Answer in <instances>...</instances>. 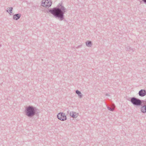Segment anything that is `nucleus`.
Segmentation results:
<instances>
[{
	"instance_id": "obj_3",
	"label": "nucleus",
	"mask_w": 146,
	"mask_h": 146,
	"mask_svg": "<svg viewBox=\"0 0 146 146\" xmlns=\"http://www.w3.org/2000/svg\"><path fill=\"white\" fill-rule=\"evenodd\" d=\"M128 100L130 101L133 105L136 106H140L142 104V101H143L135 97L130 98Z\"/></svg>"
},
{
	"instance_id": "obj_13",
	"label": "nucleus",
	"mask_w": 146,
	"mask_h": 146,
	"mask_svg": "<svg viewBox=\"0 0 146 146\" xmlns=\"http://www.w3.org/2000/svg\"><path fill=\"white\" fill-rule=\"evenodd\" d=\"M13 10V8L12 7H8L6 11L7 12L9 13L10 15H11V14L12 13Z\"/></svg>"
},
{
	"instance_id": "obj_8",
	"label": "nucleus",
	"mask_w": 146,
	"mask_h": 146,
	"mask_svg": "<svg viewBox=\"0 0 146 146\" xmlns=\"http://www.w3.org/2000/svg\"><path fill=\"white\" fill-rule=\"evenodd\" d=\"M140 106H141L140 109L141 112L144 113H146V106H142V104Z\"/></svg>"
},
{
	"instance_id": "obj_20",
	"label": "nucleus",
	"mask_w": 146,
	"mask_h": 146,
	"mask_svg": "<svg viewBox=\"0 0 146 146\" xmlns=\"http://www.w3.org/2000/svg\"><path fill=\"white\" fill-rule=\"evenodd\" d=\"M138 1H139L140 2H141V0H138Z\"/></svg>"
},
{
	"instance_id": "obj_16",
	"label": "nucleus",
	"mask_w": 146,
	"mask_h": 146,
	"mask_svg": "<svg viewBox=\"0 0 146 146\" xmlns=\"http://www.w3.org/2000/svg\"><path fill=\"white\" fill-rule=\"evenodd\" d=\"M134 50L133 48H131V47L130 48V50L129 51L131 52H133L134 51Z\"/></svg>"
},
{
	"instance_id": "obj_14",
	"label": "nucleus",
	"mask_w": 146,
	"mask_h": 146,
	"mask_svg": "<svg viewBox=\"0 0 146 146\" xmlns=\"http://www.w3.org/2000/svg\"><path fill=\"white\" fill-rule=\"evenodd\" d=\"M130 48L131 47H130L129 46H127L125 47V49L126 51H129V50H130Z\"/></svg>"
},
{
	"instance_id": "obj_17",
	"label": "nucleus",
	"mask_w": 146,
	"mask_h": 146,
	"mask_svg": "<svg viewBox=\"0 0 146 146\" xmlns=\"http://www.w3.org/2000/svg\"><path fill=\"white\" fill-rule=\"evenodd\" d=\"M82 45H79V46H78L76 47V48H79L81 47H82Z\"/></svg>"
},
{
	"instance_id": "obj_11",
	"label": "nucleus",
	"mask_w": 146,
	"mask_h": 146,
	"mask_svg": "<svg viewBox=\"0 0 146 146\" xmlns=\"http://www.w3.org/2000/svg\"><path fill=\"white\" fill-rule=\"evenodd\" d=\"M86 46L88 47H91L93 45V44L91 41H86Z\"/></svg>"
},
{
	"instance_id": "obj_1",
	"label": "nucleus",
	"mask_w": 146,
	"mask_h": 146,
	"mask_svg": "<svg viewBox=\"0 0 146 146\" xmlns=\"http://www.w3.org/2000/svg\"><path fill=\"white\" fill-rule=\"evenodd\" d=\"M67 11V9L64 7L62 3L60 2L56 7L48 9L46 11L47 13H50L52 14L55 18L60 21H62L64 19V14Z\"/></svg>"
},
{
	"instance_id": "obj_7",
	"label": "nucleus",
	"mask_w": 146,
	"mask_h": 146,
	"mask_svg": "<svg viewBox=\"0 0 146 146\" xmlns=\"http://www.w3.org/2000/svg\"><path fill=\"white\" fill-rule=\"evenodd\" d=\"M21 16V13L15 14L13 15V19L16 20L19 19Z\"/></svg>"
},
{
	"instance_id": "obj_6",
	"label": "nucleus",
	"mask_w": 146,
	"mask_h": 146,
	"mask_svg": "<svg viewBox=\"0 0 146 146\" xmlns=\"http://www.w3.org/2000/svg\"><path fill=\"white\" fill-rule=\"evenodd\" d=\"M138 94L141 97H144L146 95V91L145 90H141L139 92Z\"/></svg>"
},
{
	"instance_id": "obj_15",
	"label": "nucleus",
	"mask_w": 146,
	"mask_h": 146,
	"mask_svg": "<svg viewBox=\"0 0 146 146\" xmlns=\"http://www.w3.org/2000/svg\"><path fill=\"white\" fill-rule=\"evenodd\" d=\"M143 102V104H142V106H146V101H142Z\"/></svg>"
},
{
	"instance_id": "obj_2",
	"label": "nucleus",
	"mask_w": 146,
	"mask_h": 146,
	"mask_svg": "<svg viewBox=\"0 0 146 146\" xmlns=\"http://www.w3.org/2000/svg\"><path fill=\"white\" fill-rule=\"evenodd\" d=\"M38 110L35 107L29 106L26 107L25 110V115L30 118H31L36 114L39 113Z\"/></svg>"
},
{
	"instance_id": "obj_19",
	"label": "nucleus",
	"mask_w": 146,
	"mask_h": 146,
	"mask_svg": "<svg viewBox=\"0 0 146 146\" xmlns=\"http://www.w3.org/2000/svg\"><path fill=\"white\" fill-rule=\"evenodd\" d=\"M106 95L107 96H110V95L108 94H106Z\"/></svg>"
},
{
	"instance_id": "obj_9",
	"label": "nucleus",
	"mask_w": 146,
	"mask_h": 146,
	"mask_svg": "<svg viewBox=\"0 0 146 146\" xmlns=\"http://www.w3.org/2000/svg\"><path fill=\"white\" fill-rule=\"evenodd\" d=\"M108 109L111 111H113L114 110V108H115V105L114 104H112L111 105V106L112 107V108H110L109 106H108L107 105H106Z\"/></svg>"
},
{
	"instance_id": "obj_12",
	"label": "nucleus",
	"mask_w": 146,
	"mask_h": 146,
	"mask_svg": "<svg viewBox=\"0 0 146 146\" xmlns=\"http://www.w3.org/2000/svg\"><path fill=\"white\" fill-rule=\"evenodd\" d=\"M76 94H77L78 95L79 97V98H82L83 96V95L80 91L77 90H76Z\"/></svg>"
},
{
	"instance_id": "obj_5",
	"label": "nucleus",
	"mask_w": 146,
	"mask_h": 146,
	"mask_svg": "<svg viewBox=\"0 0 146 146\" xmlns=\"http://www.w3.org/2000/svg\"><path fill=\"white\" fill-rule=\"evenodd\" d=\"M57 118L60 120L64 121L67 119V117L65 113L60 112L57 115Z\"/></svg>"
},
{
	"instance_id": "obj_10",
	"label": "nucleus",
	"mask_w": 146,
	"mask_h": 146,
	"mask_svg": "<svg viewBox=\"0 0 146 146\" xmlns=\"http://www.w3.org/2000/svg\"><path fill=\"white\" fill-rule=\"evenodd\" d=\"M70 115L73 118H76L78 116V114L76 112H70Z\"/></svg>"
},
{
	"instance_id": "obj_18",
	"label": "nucleus",
	"mask_w": 146,
	"mask_h": 146,
	"mask_svg": "<svg viewBox=\"0 0 146 146\" xmlns=\"http://www.w3.org/2000/svg\"><path fill=\"white\" fill-rule=\"evenodd\" d=\"M142 1L146 4V0H142Z\"/></svg>"
},
{
	"instance_id": "obj_4",
	"label": "nucleus",
	"mask_w": 146,
	"mask_h": 146,
	"mask_svg": "<svg viewBox=\"0 0 146 146\" xmlns=\"http://www.w3.org/2000/svg\"><path fill=\"white\" fill-rule=\"evenodd\" d=\"M52 4V3L50 0H43L42 1L41 5L46 8H48Z\"/></svg>"
}]
</instances>
